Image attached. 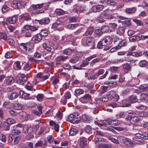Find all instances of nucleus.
Segmentation results:
<instances>
[{"instance_id": "57", "label": "nucleus", "mask_w": 148, "mask_h": 148, "mask_svg": "<svg viewBox=\"0 0 148 148\" xmlns=\"http://www.w3.org/2000/svg\"><path fill=\"white\" fill-rule=\"evenodd\" d=\"M32 68L31 64L27 63L24 66L23 69L26 71H28L30 70Z\"/></svg>"}, {"instance_id": "60", "label": "nucleus", "mask_w": 148, "mask_h": 148, "mask_svg": "<svg viewBox=\"0 0 148 148\" xmlns=\"http://www.w3.org/2000/svg\"><path fill=\"white\" fill-rule=\"evenodd\" d=\"M21 137V136H16L14 138V144L16 145L17 144L18 142L20 140Z\"/></svg>"}, {"instance_id": "22", "label": "nucleus", "mask_w": 148, "mask_h": 148, "mask_svg": "<svg viewBox=\"0 0 148 148\" xmlns=\"http://www.w3.org/2000/svg\"><path fill=\"white\" fill-rule=\"evenodd\" d=\"M20 95L22 98L25 99H28L30 95V94L27 93L23 90H20Z\"/></svg>"}, {"instance_id": "8", "label": "nucleus", "mask_w": 148, "mask_h": 148, "mask_svg": "<svg viewBox=\"0 0 148 148\" xmlns=\"http://www.w3.org/2000/svg\"><path fill=\"white\" fill-rule=\"evenodd\" d=\"M19 19L26 21H29L31 20L32 18L30 14L28 13H26L21 15Z\"/></svg>"}, {"instance_id": "55", "label": "nucleus", "mask_w": 148, "mask_h": 148, "mask_svg": "<svg viewBox=\"0 0 148 148\" xmlns=\"http://www.w3.org/2000/svg\"><path fill=\"white\" fill-rule=\"evenodd\" d=\"M125 60L126 62H135L136 61V60H134L131 56L125 57Z\"/></svg>"}, {"instance_id": "61", "label": "nucleus", "mask_w": 148, "mask_h": 148, "mask_svg": "<svg viewBox=\"0 0 148 148\" xmlns=\"http://www.w3.org/2000/svg\"><path fill=\"white\" fill-rule=\"evenodd\" d=\"M105 70L103 69H101L98 70L97 72L96 73L97 77L100 75H102L104 73Z\"/></svg>"}, {"instance_id": "54", "label": "nucleus", "mask_w": 148, "mask_h": 148, "mask_svg": "<svg viewBox=\"0 0 148 148\" xmlns=\"http://www.w3.org/2000/svg\"><path fill=\"white\" fill-rule=\"evenodd\" d=\"M13 108L15 110H20L22 108V106L19 104L15 103L14 104Z\"/></svg>"}, {"instance_id": "53", "label": "nucleus", "mask_w": 148, "mask_h": 148, "mask_svg": "<svg viewBox=\"0 0 148 148\" xmlns=\"http://www.w3.org/2000/svg\"><path fill=\"white\" fill-rule=\"evenodd\" d=\"M147 64V63L146 61L144 60L140 61L139 63V66L142 67H145Z\"/></svg>"}, {"instance_id": "58", "label": "nucleus", "mask_w": 148, "mask_h": 148, "mask_svg": "<svg viewBox=\"0 0 148 148\" xmlns=\"http://www.w3.org/2000/svg\"><path fill=\"white\" fill-rule=\"evenodd\" d=\"M124 60L121 59H117L112 61L113 64H118L123 62Z\"/></svg>"}, {"instance_id": "21", "label": "nucleus", "mask_w": 148, "mask_h": 148, "mask_svg": "<svg viewBox=\"0 0 148 148\" xmlns=\"http://www.w3.org/2000/svg\"><path fill=\"white\" fill-rule=\"evenodd\" d=\"M68 58V57L67 56H61L57 57L55 60L57 62H64Z\"/></svg>"}, {"instance_id": "17", "label": "nucleus", "mask_w": 148, "mask_h": 148, "mask_svg": "<svg viewBox=\"0 0 148 148\" xmlns=\"http://www.w3.org/2000/svg\"><path fill=\"white\" fill-rule=\"evenodd\" d=\"M80 99L82 101H84L85 103L87 102L88 101H90L91 99V96L88 94H86L82 97Z\"/></svg>"}, {"instance_id": "10", "label": "nucleus", "mask_w": 148, "mask_h": 148, "mask_svg": "<svg viewBox=\"0 0 148 148\" xmlns=\"http://www.w3.org/2000/svg\"><path fill=\"white\" fill-rule=\"evenodd\" d=\"M46 142V140H44L43 141L41 140L38 141L35 144V146L36 147H42V148H45L47 146Z\"/></svg>"}, {"instance_id": "42", "label": "nucleus", "mask_w": 148, "mask_h": 148, "mask_svg": "<svg viewBox=\"0 0 148 148\" xmlns=\"http://www.w3.org/2000/svg\"><path fill=\"white\" fill-rule=\"evenodd\" d=\"M101 28L103 33L107 32L109 31L110 29L109 27L107 25L102 26Z\"/></svg>"}, {"instance_id": "2", "label": "nucleus", "mask_w": 148, "mask_h": 148, "mask_svg": "<svg viewBox=\"0 0 148 148\" xmlns=\"http://www.w3.org/2000/svg\"><path fill=\"white\" fill-rule=\"evenodd\" d=\"M69 120L73 123H77L81 121V118L77 112H74L69 116Z\"/></svg>"}, {"instance_id": "48", "label": "nucleus", "mask_w": 148, "mask_h": 148, "mask_svg": "<svg viewBox=\"0 0 148 148\" xmlns=\"http://www.w3.org/2000/svg\"><path fill=\"white\" fill-rule=\"evenodd\" d=\"M78 26V24H71L68 25L67 26V28L68 29H73L76 28Z\"/></svg>"}, {"instance_id": "13", "label": "nucleus", "mask_w": 148, "mask_h": 148, "mask_svg": "<svg viewBox=\"0 0 148 148\" xmlns=\"http://www.w3.org/2000/svg\"><path fill=\"white\" fill-rule=\"evenodd\" d=\"M27 79V77L24 74H22L20 76L19 79L17 81V83L21 85L24 84V82L26 81Z\"/></svg>"}, {"instance_id": "56", "label": "nucleus", "mask_w": 148, "mask_h": 148, "mask_svg": "<svg viewBox=\"0 0 148 148\" xmlns=\"http://www.w3.org/2000/svg\"><path fill=\"white\" fill-rule=\"evenodd\" d=\"M12 134L15 135H18L21 133V132L19 130L17 129H13L12 132Z\"/></svg>"}, {"instance_id": "33", "label": "nucleus", "mask_w": 148, "mask_h": 148, "mask_svg": "<svg viewBox=\"0 0 148 148\" xmlns=\"http://www.w3.org/2000/svg\"><path fill=\"white\" fill-rule=\"evenodd\" d=\"M127 44V41L125 39H123L120 42L118 46H119L120 47L121 49V47L126 46Z\"/></svg>"}, {"instance_id": "3", "label": "nucleus", "mask_w": 148, "mask_h": 148, "mask_svg": "<svg viewBox=\"0 0 148 148\" xmlns=\"http://www.w3.org/2000/svg\"><path fill=\"white\" fill-rule=\"evenodd\" d=\"M111 40V37L110 36H108L106 37L101 39L98 43L97 48L98 49H102L103 47L106 46L109 43Z\"/></svg>"}, {"instance_id": "18", "label": "nucleus", "mask_w": 148, "mask_h": 148, "mask_svg": "<svg viewBox=\"0 0 148 148\" xmlns=\"http://www.w3.org/2000/svg\"><path fill=\"white\" fill-rule=\"evenodd\" d=\"M119 103L120 104V106L121 107H128L130 105L128 100L127 99L122 100Z\"/></svg>"}, {"instance_id": "51", "label": "nucleus", "mask_w": 148, "mask_h": 148, "mask_svg": "<svg viewBox=\"0 0 148 148\" xmlns=\"http://www.w3.org/2000/svg\"><path fill=\"white\" fill-rule=\"evenodd\" d=\"M104 141V139L101 138H95L94 139V142L96 144L100 142H103Z\"/></svg>"}, {"instance_id": "15", "label": "nucleus", "mask_w": 148, "mask_h": 148, "mask_svg": "<svg viewBox=\"0 0 148 148\" xmlns=\"http://www.w3.org/2000/svg\"><path fill=\"white\" fill-rule=\"evenodd\" d=\"M139 100L144 103H146L148 101V95L147 94H146L144 93L141 94L140 96Z\"/></svg>"}, {"instance_id": "37", "label": "nucleus", "mask_w": 148, "mask_h": 148, "mask_svg": "<svg viewBox=\"0 0 148 148\" xmlns=\"http://www.w3.org/2000/svg\"><path fill=\"white\" fill-rule=\"evenodd\" d=\"M30 45V43L28 42L26 43H22L20 44V46L23 47V49L25 50L26 51L28 49V48L29 47Z\"/></svg>"}, {"instance_id": "25", "label": "nucleus", "mask_w": 148, "mask_h": 148, "mask_svg": "<svg viewBox=\"0 0 148 148\" xmlns=\"http://www.w3.org/2000/svg\"><path fill=\"white\" fill-rule=\"evenodd\" d=\"M84 92V90L80 88H78L75 90L74 94L76 96H79L83 94Z\"/></svg>"}, {"instance_id": "23", "label": "nucleus", "mask_w": 148, "mask_h": 148, "mask_svg": "<svg viewBox=\"0 0 148 148\" xmlns=\"http://www.w3.org/2000/svg\"><path fill=\"white\" fill-rule=\"evenodd\" d=\"M14 80L13 77L9 76L6 78L5 84L8 85H10L14 83Z\"/></svg>"}, {"instance_id": "35", "label": "nucleus", "mask_w": 148, "mask_h": 148, "mask_svg": "<svg viewBox=\"0 0 148 148\" xmlns=\"http://www.w3.org/2000/svg\"><path fill=\"white\" fill-rule=\"evenodd\" d=\"M80 58V57L77 56H75L71 58L69 60V62L72 63H75L78 61Z\"/></svg>"}, {"instance_id": "5", "label": "nucleus", "mask_w": 148, "mask_h": 148, "mask_svg": "<svg viewBox=\"0 0 148 148\" xmlns=\"http://www.w3.org/2000/svg\"><path fill=\"white\" fill-rule=\"evenodd\" d=\"M106 95L110 99H114L116 101H118L119 98V96L117 95L114 91H111L108 92Z\"/></svg>"}, {"instance_id": "16", "label": "nucleus", "mask_w": 148, "mask_h": 148, "mask_svg": "<svg viewBox=\"0 0 148 148\" xmlns=\"http://www.w3.org/2000/svg\"><path fill=\"white\" fill-rule=\"evenodd\" d=\"M21 2L17 0H14L12 1L11 4L12 7L15 9H17L19 8L21 6Z\"/></svg>"}, {"instance_id": "59", "label": "nucleus", "mask_w": 148, "mask_h": 148, "mask_svg": "<svg viewBox=\"0 0 148 148\" xmlns=\"http://www.w3.org/2000/svg\"><path fill=\"white\" fill-rule=\"evenodd\" d=\"M95 33L96 35L99 36L102 35L103 33L101 28L96 29L95 31Z\"/></svg>"}, {"instance_id": "4", "label": "nucleus", "mask_w": 148, "mask_h": 148, "mask_svg": "<svg viewBox=\"0 0 148 148\" xmlns=\"http://www.w3.org/2000/svg\"><path fill=\"white\" fill-rule=\"evenodd\" d=\"M113 10H110L107 9L100 13V16L103 17L104 18L106 19H112L114 18V16L110 14Z\"/></svg>"}, {"instance_id": "6", "label": "nucleus", "mask_w": 148, "mask_h": 148, "mask_svg": "<svg viewBox=\"0 0 148 148\" xmlns=\"http://www.w3.org/2000/svg\"><path fill=\"white\" fill-rule=\"evenodd\" d=\"M95 39L94 38L88 37L86 39V43L90 49H93L95 47Z\"/></svg>"}, {"instance_id": "27", "label": "nucleus", "mask_w": 148, "mask_h": 148, "mask_svg": "<svg viewBox=\"0 0 148 148\" xmlns=\"http://www.w3.org/2000/svg\"><path fill=\"white\" fill-rule=\"evenodd\" d=\"M125 28L123 27H119L117 30L116 33L117 34L121 35L123 34L125 31Z\"/></svg>"}, {"instance_id": "50", "label": "nucleus", "mask_w": 148, "mask_h": 148, "mask_svg": "<svg viewBox=\"0 0 148 148\" xmlns=\"http://www.w3.org/2000/svg\"><path fill=\"white\" fill-rule=\"evenodd\" d=\"M77 131L76 129L73 128L70 130L69 132V133L70 136H72L77 134Z\"/></svg>"}, {"instance_id": "52", "label": "nucleus", "mask_w": 148, "mask_h": 148, "mask_svg": "<svg viewBox=\"0 0 148 148\" xmlns=\"http://www.w3.org/2000/svg\"><path fill=\"white\" fill-rule=\"evenodd\" d=\"M104 1L107 4H110L113 6L115 5L116 4V2L113 0H104Z\"/></svg>"}, {"instance_id": "9", "label": "nucleus", "mask_w": 148, "mask_h": 148, "mask_svg": "<svg viewBox=\"0 0 148 148\" xmlns=\"http://www.w3.org/2000/svg\"><path fill=\"white\" fill-rule=\"evenodd\" d=\"M38 23L41 25L48 24L50 22V20L48 17H45L40 20H36Z\"/></svg>"}, {"instance_id": "46", "label": "nucleus", "mask_w": 148, "mask_h": 148, "mask_svg": "<svg viewBox=\"0 0 148 148\" xmlns=\"http://www.w3.org/2000/svg\"><path fill=\"white\" fill-rule=\"evenodd\" d=\"M11 103L8 102H5L3 105V107L5 108H9L11 107Z\"/></svg>"}, {"instance_id": "31", "label": "nucleus", "mask_w": 148, "mask_h": 148, "mask_svg": "<svg viewBox=\"0 0 148 148\" xmlns=\"http://www.w3.org/2000/svg\"><path fill=\"white\" fill-rule=\"evenodd\" d=\"M5 122L10 125L15 123L16 121L12 118H8L6 119Z\"/></svg>"}, {"instance_id": "19", "label": "nucleus", "mask_w": 148, "mask_h": 148, "mask_svg": "<svg viewBox=\"0 0 148 148\" xmlns=\"http://www.w3.org/2000/svg\"><path fill=\"white\" fill-rule=\"evenodd\" d=\"M137 10V8L135 7H133L130 8H127L125 9V12L126 13L131 14L135 12Z\"/></svg>"}, {"instance_id": "11", "label": "nucleus", "mask_w": 148, "mask_h": 148, "mask_svg": "<svg viewBox=\"0 0 148 148\" xmlns=\"http://www.w3.org/2000/svg\"><path fill=\"white\" fill-rule=\"evenodd\" d=\"M105 121V122L106 121L109 125L114 126L120 125L121 124V123L120 121L116 119L113 120L109 119L107 120L106 121Z\"/></svg>"}, {"instance_id": "44", "label": "nucleus", "mask_w": 148, "mask_h": 148, "mask_svg": "<svg viewBox=\"0 0 148 148\" xmlns=\"http://www.w3.org/2000/svg\"><path fill=\"white\" fill-rule=\"evenodd\" d=\"M133 21L136 23L137 25L139 26H141L143 25V23L140 20L136 18H134L133 19Z\"/></svg>"}, {"instance_id": "63", "label": "nucleus", "mask_w": 148, "mask_h": 148, "mask_svg": "<svg viewBox=\"0 0 148 148\" xmlns=\"http://www.w3.org/2000/svg\"><path fill=\"white\" fill-rule=\"evenodd\" d=\"M136 108L138 110H144L147 108V106L143 105H141L136 106Z\"/></svg>"}, {"instance_id": "43", "label": "nucleus", "mask_w": 148, "mask_h": 148, "mask_svg": "<svg viewBox=\"0 0 148 148\" xmlns=\"http://www.w3.org/2000/svg\"><path fill=\"white\" fill-rule=\"evenodd\" d=\"M65 13V11L61 9H58L56 10V14L58 16L63 15Z\"/></svg>"}, {"instance_id": "41", "label": "nucleus", "mask_w": 148, "mask_h": 148, "mask_svg": "<svg viewBox=\"0 0 148 148\" xmlns=\"http://www.w3.org/2000/svg\"><path fill=\"white\" fill-rule=\"evenodd\" d=\"M122 23L123 25L125 27H128L131 25V21L129 20L123 21Z\"/></svg>"}, {"instance_id": "64", "label": "nucleus", "mask_w": 148, "mask_h": 148, "mask_svg": "<svg viewBox=\"0 0 148 148\" xmlns=\"http://www.w3.org/2000/svg\"><path fill=\"white\" fill-rule=\"evenodd\" d=\"M63 68L68 70H70L71 68V66L68 64H65L62 66Z\"/></svg>"}, {"instance_id": "62", "label": "nucleus", "mask_w": 148, "mask_h": 148, "mask_svg": "<svg viewBox=\"0 0 148 148\" xmlns=\"http://www.w3.org/2000/svg\"><path fill=\"white\" fill-rule=\"evenodd\" d=\"M101 16H100V14L99 16H97L96 18V20L100 23H102L104 22L105 21V20L102 18H101Z\"/></svg>"}, {"instance_id": "39", "label": "nucleus", "mask_w": 148, "mask_h": 148, "mask_svg": "<svg viewBox=\"0 0 148 148\" xmlns=\"http://www.w3.org/2000/svg\"><path fill=\"white\" fill-rule=\"evenodd\" d=\"M0 38L6 40L8 38V35L5 32H0Z\"/></svg>"}, {"instance_id": "49", "label": "nucleus", "mask_w": 148, "mask_h": 148, "mask_svg": "<svg viewBox=\"0 0 148 148\" xmlns=\"http://www.w3.org/2000/svg\"><path fill=\"white\" fill-rule=\"evenodd\" d=\"M142 51L137 52H132V56L136 57H140L142 56Z\"/></svg>"}, {"instance_id": "29", "label": "nucleus", "mask_w": 148, "mask_h": 148, "mask_svg": "<svg viewBox=\"0 0 148 148\" xmlns=\"http://www.w3.org/2000/svg\"><path fill=\"white\" fill-rule=\"evenodd\" d=\"M129 40L131 42H135L140 40V38L138 36H134L130 37Z\"/></svg>"}, {"instance_id": "38", "label": "nucleus", "mask_w": 148, "mask_h": 148, "mask_svg": "<svg viewBox=\"0 0 148 148\" xmlns=\"http://www.w3.org/2000/svg\"><path fill=\"white\" fill-rule=\"evenodd\" d=\"M73 51L69 49H67L63 51L62 53L67 55H70L72 53Z\"/></svg>"}, {"instance_id": "14", "label": "nucleus", "mask_w": 148, "mask_h": 148, "mask_svg": "<svg viewBox=\"0 0 148 148\" xmlns=\"http://www.w3.org/2000/svg\"><path fill=\"white\" fill-rule=\"evenodd\" d=\"M103 5H97L94 6L92 7V10L94 12H99L102 10L104 8Z\"/></svg>"}, {"instance_id": "47", "label": "nucleus", "mask_w": 148, "mask_h": 148, "mask_svg": "<svg viewBox=\"0 0 148 148\" xmlns=\"http://www.w3.org/2000/svg\"><path fill=\"white\" fill-rule=\"evenodd\" d=\"M62 24V23L60 20L57 21L55 22L53 24L52 26L53 27L56 28L58 26H59L60 25Z\"/></svg>"}, {"instance_id": "12", "label": "nucleus", "mask_w": 148, "mask_h": 148, "mask_svg": "<svg viewBox=\"0 0 148 148\" xmlns=\"http://www.w3.org/2000/svg\"><path fill=\"white\" fill-rule=\"evenodd\" d=\"M42 39V37L39 34H37L32 38V41L35 43L39 42Z\"/></svg>"}, {"instance_id": "7", "label": "nucleus", "mask_w": 148, "mask_h": 148, "mask_svg": "<svg viewBox=\"0 0 148 148\" xmlns=\"http://www.w3.org/2000/svg\"><path fill=\"white\" fill-rule=\"evenodd\" d=\"M126 119L127 120L130 121V122L133 124L137 123L140 120V119L138 116L132 115H128L127 116Z\"/></svg>"}, {"instance_id": "34", "label": "nucleus", "mask_w": 148, "mask_h": 148, "mask_svg": "<svg viewBox=\"0 0 148 148\" xmlns=\"http://www.w3.org/2000/svg\"><path fill=\"white\" fill-rule=\"evenodd\" d=\"M18 96V94L16 92L12 93L8 96L9 99L13 100L17 98Z\"/></svg>"}, {"instance_id": "26", "label": "nucleus", "mask_w": 148, "mask_h": 148, "mask_svg": "<svg viewBox=\"0 0 148 148\" xmlns=\"http://www.w3.org/2000/svg\"><path fill=\"white\" fill-rule=\"evenodd\" d=\"M93 30L94 29L93 27H89L87 29L85 32L83 34V36H87L92 34L93 33Z\"/></svg>"}, {"instance_id": "30", "label": "nucleus", "mask_w": 148, "mask_h": 148, "mask_svg": "<svg viewBox=\"0 0 148 148\" xmlns=\"http://www.w3.org/2000/svg\"><path fill=\"white\" fill-rule=\"evenodd\" d=\"M131 68V66L128 63H125L123 64V69L125 72L127 73L130 70Z\"/></svg>"}, {"instance_id": "36", "label": "nucleus", "mask_w": 148, "mask_h": 148, "mask_svg": "<svg viewBox=\"0 0 148 148\" xmlns=\"http://www.w3.org/2000/svg\"><path fill=\"white\" fill-rule=\"evenodd\" d=\"M129 100L131 103H133L137 102L138 99L136 96L133 95L130 97Z\"/></svg>"}, {"instance_id": "28", "label": "nucleus", "mask_w": 148, "mask_h": 148, "mask_svg": "<svg viewBox=\"0 0 148 148\" xmlns=\"http://www.w3.org/2000/svg\"><path fill=\"white\" fill-rule=\"evenodd\" d=\"M41 46L47 51L49 52H51V54L50 56V57H51L53 54V51H52V49L51 47H48L47 45L45 43L42 44Z\"/></svg>"}, {"instance_id": "1", "label": "nucleus", "mask_w": 148, "mask_h": 148, "mask_svg": "<svg viewBox=\"0 0 148 148\" xmlns=\"http://www.w3.org/2000/svg\"><path fill=\"white\" fill-rule=\"evenodd\" d=\"M47 4L42 3L37 4H32L28 9V12H29L31 15H36L44 12L45 8Z\"/></svg>"}, {"instance_id": "24", "label": "nucleus", "mask_w": 148, "mask_h": 148, "mask_svg": "<svg viewBox=\"0 0 148 148\" xmlns=\"http://www.w3.org/2000/svg\"><path fill=\"white\" fill-rule=\"evenodd\" d=\"M25 88L28 90L35 91L36 89H34L33 86L31 85L30 82H28L25 86Z\"/></svg>"}, {"instance_id": "32", "label": "nucleus", "mask_w": 148, "mask_h": 148, "mask_svg": "<svg viewBox=\"0 0 148 148\" xmlns=\"http://www.w3.org/2000/svg\"><path fill=\"white\" fill-rule=\"evenodd\" d=\"M87 145V141L84 139H81L80 141L79 146L82 148L85 147Z\"/></svg>"}, {"instance_id": "40", "label": "nucleus", "mask_w": 148, "mask_h": 148, "mask_svg": "<svg viewBox=\"0 0 148 148\" xmlns=\"http://www.w3.org/2000/svg\"><path fill=\"white\" fill-rule=\"evenodd\" d=\"M39 34L42 37H45L48 35V32L46 29L42 30Z\"/></svg>"}, {"instance_id": "20", "label": "nucleus", "mask_w": 148, "mask_h": 148, "mask_svg": "<svg viewBox=\"0 0 148 148\" xmlns=\"http://www.w3.org/2000/svg\"><path fill=\"white\" fill-rule=\"evenodd\" d=\"M17 19V16H14L8 18L6 19V21L10 23L14 24L16 22Z\"/></svg>"}, {"instance_id": "45", "label": "nucleus", "mask_w": 148, "mask_h": 148, "mask_svg": "<svg viewBox=\"0 0 148 148\" xmlns=\"http://www.w3.org/2000/svg\"><path fill=\"white\" fill-rule=\"evenodd\" d=\"M78 18L77 16H74L69 18V20L70 23H75L77 22Z\"/></svg>"}]
</instances>
